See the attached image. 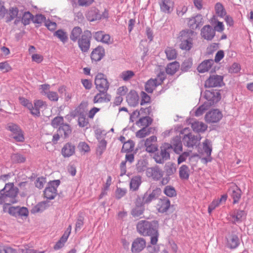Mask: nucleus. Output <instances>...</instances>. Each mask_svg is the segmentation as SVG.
<instances>
[{
	"label": "nucleus",
	"instance_id": "obj_12",
	"mask_svg": "<svg viewBox=\"0 0 253 253\" xmlns=\"http://www.w3.org/2000/svg\"><path fill=\"white\" fill-rule=\"evenodd\" d=\"M223 115L218 109H213L208 112L205 116L206 122L215 123L218 122L222 118Z\"/></svg>",
	"mask_w": 253,
	"mask_h": 253
},
{
	"label": "nucleus",
	"instance_id": "obj_36",
	"mask_svg": "<svg viewBox=\"0 0 253 253\" xmlns=\"http://www.w3.org/2000/svg\"><path fill=\"white\" fill-rule=\"evenodd\" d=\"M19 10L16 7H10L9 10L6 12V15L5 17V22L9 23L16 18L18 14Z\"/></svg>",
	"mask_w": 253,
	"mask_h": 253
},
{
	"label": "nucleus",
	"instance_id": "obj_62",
	"mask_svg": "<svg viewBox=\"0 0 253 253\" xmlns=\"http://www.w3.org/2000/svg\"><path fill=\"white\" fill-rule=\"evenodd\" d=\"M165 170L167 176L172 175L176 171V168L172 164L167 165L165 167Z\"/></svg>",
	"mask_w": 253,
	"mask_h": 253
},
{
	"label": "nucleus",
	"instance_id": "obj_5",
	"mask_svg": "<svg viewBox=\"0 0 253 253\" xmlns=\"http://www.w3.org/2000/svg\"><path fill=\"white\" fill-rule=\"evenodd\" d=\"M220 90L211 89V90H206L204 93L203 95L206 100L204 102L207 103L210 107L214 105L221 99ZM201 95L203 94V91L201 92Z\"/></svg>",
	"mask_w": 253,
	"mask_h": 253
},
{
	"label": "nucleus",
	"instance_id": "obj_51",
	"mask_svg": "<svg viewBox=\"0 0 253 253\" xmlns=\"http://www.w3.org/2000/svg\"><path fill=\"white\" fill-rule=\"evenodd\" d=\"M151 128L143 127L141 129L137 131L136 133V136L138 138H142L150 134Z\"/></svg>",
	"mask_w": 253,
	"mask_h": 253
},
{
	"label": "nucleus",
	"instance_id": "obj_16",
	"mask_svg": "<svg viewBox=\"0 0 253 253\" xmlns=\"http://www.w3.org/2000/svg\"><path fill=\"white\" fill-rule=\"evenodd\" d=\"M229 195L233 199V204L238 203L241 198L242 192L236 184H231L228 191Z\"/></svg>",
	"mask_w": 253,
	"mask_h": 253
},
{
	"label": "nucleus",
	"instance_id": "obj_39",
	"mask_svg": "<svg viewBox=\"0 0 253 253\" xmlns=\"http://www.w3.org/2000/svg\"><path fill=\"white\" fill-rule=\"evenodd\" d=\"M53 36L57 38L63 43L68 40V36L66 32L62 29H59L53 33Z\"/></svg>",
	"mask_w": 253,
	"mask_h": 253
},
{
	"label": "nucleus",
	"instance_id": "obj_34",
	"mask_svg": "<svg viewBox=\"0 0 253 253\" xmlns=\"http://www.w3.org/2000/svg\"><path fill=\"white\" fill-rule=\"evenodd\" d=\"M142 182L141 177L139 175L133 176L130 179L129 183L130 190L132 191H136L140 186Z\"/></svg>",
	"mask_w": 253,
	"mask_h": 253
},
{
	"label": "nucleus",
	"instance_id": "obj_56",
	"mask_svg": "<svg viewBox=\"0 0 253 253\" xmlns=\"http://www.w3.org/2000/svg\"><path fill=\"white\" fill-rule=\"evenodd\" d=\"M19 100L22 105L27 108L31 113V110L33 109V104L29 100L23 97H19Z\"/></svg>",
	"mask_w": 253,
	"mask_h": 253
},
{
	"label": "nucleus",
	"instance_id": "obj_47",
	"mask_svg": "<svg viewBox=\"0 0 253 253\" xmlns=\"http://www.w3.org/2000/svg\"><path fill=\"white\" fill-rule=\"evenodd\" d=\"M165 52L166 53L167 58L169 60L175 59L177 57V51L172 47H167L165 50Z\"/></svg>",
	"mask_w": 253,
	"mask_h": 253
},
{
	"label": "nucleus",
	"instance_id": "obj_23",
	"mask_svg": "<svg viewBox=\"0 0 253 253\" xmlns=\"http://www.w3.org/2000/svg\"><path fill=\"white\" fill-rule=\"evenodd\" d=\"M85 16L87 19L90 22L101 19V16L99 10L94 7H91L88 9L86 12Z\"/></svg>",
	"mask_w": 253,
	"mask_h": 253
},
{
	"label": "nucleus",
	"instance_id": "obj_46",
	"mask_svg": "<svg viewBox=\"0 0 253 253\" xmlns=\"http://www.w3.org/2000/svg\"><path fill=\"white\" fill-rule=\"evenodd\" d=\"M216 15L221 18H223L226 14V11L223 4L220 2H217L214 6Z\"/></svg>",
	"mask_w": 253,
	"mask_h": 253
},
{
	"label": "nucleus",
	"instance_id": "obj_3",
	"mask_svg": "<svg viewBox=\"0 0 253 253\" xmlns=\"http://www.w3.org/2000/svg\"><path fill=\"white\" fill-rule=\"evenodd\" d=\"M189 131L188 128H185L181 131V134H184L182 137V142L184 146L189 148H194V147H197L202 138L200 134L195 135L192 132H186Z\"/></svg>",
	"mask_w": 253,
	"mask_h": 253
},
{
	"label": "nucleus",
	"instance_id": "obj_20",
	"mask_svg": "<svg viewBox=\"0 0 253 253\" xmlns=\"http://www.w3.org/2000/svg\"><path fill=\"white\" fill-rule=\"evenodd\" d=\"M157 139V137L154 135L146 139L144 145L147 152L148 153H154L158 150V146L155 143Z\"/></svg>",
	"mask_w": 253,
	"mask_h": 253
},
{
	"label": "nucleus",
	"instance_id": "obj_37",
	"mask_svg": "<svg viewBox=\"0 0 253 253\" xmlns=\"http://www.w3.org/2000/svg\"><path fill=\"white\" fill-rule=\"evenodd\" d=\"M194 131L199 133L205 131L207 129V126L203 122L195 121L191 124Z\"/></svg>",
	"mask_w": 253,
	"mask_h": 253
},
{
	"label": "nucleus",
	"instance_id": "obj_2",
	"mask_svg": "<svg viewBox=\"0 0 253 253\" xmlns=\"http://www.w3.org/2000/svg\"><path fill=\"white\" fill-rule=\"evenodd\" d=\"M18 191V188L14 186L13 183H6L4 188L0 190V205L8 201L12 203H16L15 198Z\"/></svg>",
	"mask_w": 253,
	"mask_h": 253
},
{
	"label": "nucleus",
	"instance_id": "obj_45",
	"mask_svg": "<svg viewBox=\"0 0 253 253\" xmlns=\"http://www.w3.org/2000/svg\"><path fill=\"white\" fill-rule=\"evenodd\" d=\"M49 206L48 202L44 201L40 202L32 209L33 213L41 212L44 211Z\"/></svg>",
	"mask_w": 253,
	"mask_h": 253
},
{
	"label": "nucleus",
	"instance_id": "obj_18",
	"mask_svg": "<svg viewBox=\"0 0 253 253\" xmlns=\"http://www.w3.org/2000/svg\"><path fill=\"white\" fill-rule=\"evenodd\" d=\"M146 174L148 177H151L153 179L158 180L163 175V171L158 166L149 168L147 169Z\"/></svg>",
	"mask_w": 253,
	"mask_h": 253
},
{
	"label": "nucleus",
	"instance_id": "obj_60",
	"mask_svg": "<svg viewBox=\"0 0 253 253\" xmlns=\"http://www.w3.org/2000/svg\"><path fill=\"white\" fill-rule=\"evenodd\" d=\"M107 142L105 140H101L98 145L97 148V153L99 155H101L103 152L106 148Z\"/></svg>",
	"mask_w": 253,
	"mask_h": 253
},
{
	"label": "nucleus",
	"instance_id": "obj_27",
	"mask_svg": "<svg viewBox=\"0 0 253 253\" xmlns=\"http://www.w3.org/2000/svg\"><path fill=\"white\" fill-rule=\"evenodd\" d=\"M170 205L169 200L168 198L165 197L159 201L157 205V209L159 212L164 213L168 210Z\"/></svg>",
	"mask_w": 253,
	"mask_h": 253
},
{
	"label": "nucleus",
	"instance_id": "obj_30",
	"mask_svg": "<svg viewBox=\"0 0 253 253\" xmlns=\"http://www.w3.org/2000/svg\"><path fill=\"white\" fill-rule=\"evenodd\" d=\"M159 4L162 11L170 13L172 10L173 2L171 0H160Z\"/></svg>",
	"mask_w": 253,
	"mask_h": 253
},
{
	"label": "nucleus",
	"instance_id": "obj_11",
	"mask_svg": "<svg viewBox=\"0 0 253 253\" xmlns=\"http://www.w3.org/2000/svg\"><path fill=\"white\" fill-rule=\"evenodd\" d=\"M94 82L97 90L108 91L110 84L103 74H98L95 77Z\"/></svg>",
	"mask_w": 253,
	"mask_h": 253
},
{
	"label": "nucleus",
	"instance_id": "obj_48",
	"mask_svg": "<svg viewBox=\"0 0 253 253\" xmlns=\"http://www.w3.org/2000/svg\"><path fill=\"white\" fill-rule=\"evenodd\" d=\"M78 112V125L80 127H83L87 126L88 124V122L87 120L85 118V115L84 114L83 112ZM77 114L76 113V114L74 116H77Z\"/></svg>",
	"mask_w": 253,
	"mask_h": 253
},
{
	"label": "nucleus",
	"instance_id": "obj_29",
	"mask_svg": "<svg viewBox=\"0 0 253 253\" xmlns=\"http://www.w3.org/2000/svg\"><path fill=\"white\" fill-rule=\"evenodd\" d=\"M104 55V49L102 46H98L92 51L90 57L92 60L99 61L101 60Z\"/></svg>",
	"mask_w": 253,
	"mask_h": 253
},
{
	"label": "nucleus",
	"instance_id": "obj_24",
	"mask_svg": "<svg viewBox=\"0 0 253 253\" xmlns=\"http://www.w3.org/2000/svg\"><path fill=\"white\" fill-rule=\"evenodd\" d=\"M47 104L45 101L42 100H36L34 101V106L33 105V109L31 110V114L35 116L39 117L40 116V109L42 108H45Z\"/></svg>",
	"mask_w": 253,
	"mask_h": 253
},
{
	"label": "nucleus",
	"instance_id": "obj_64",
	"mask_svg": "<svg viewBox=\"0 0 253 253\" xmlns=\"http://www.w3.org/2000/svg\"><path fill=\"white\" fill-rule=\"evenodd\" d=\"M21 253H44L45 251H39L32 248H30L28 245H25L24 248L21 249Z\"/></svg>",
	"mask_w": 253,
	"mask_h": 253
},
{
	"label": "nucleus",
	"instance_id": "obj_17",
	"mask_svg": "<svg viewBox=\"0 0 253 253\" xmlns=\"http://www.w3.org/2000/svg\"><path fill=\"white\" fill-rule=\"evenodd\" d=\"M215 35V32L210 25L204 26L201 30V36L205 40L211 41Z\"/></svg>",
	"mask_w": 253,
	"mask_h": 253
},
{
	"label": "nucleus",
	"instance_id": "obj_58",
	"mask_svg": "<svg viewBox=\"0 0 253 253\" xmlns=\"http://www.w3.org/2000/svg\"><path fill=\"white\" fill-rule=\"evenodd\" d=\"M0 253H17L16 250L7 245H0Z\"/></svg>",
	"mask_w": 253,
	"mask_h": 253
},
{
	"label": "nucleus",
	"instance_id": "obj_4",
	"mask_svg": "<svg viewBox=\"0 0 253 253\" xmlns=\"http://www.w3.org/2000/svg\"><path fill=\"white\" fill-rule=\"evenodd\" d=\"M193 31L183 30L180 32L179 36V48L185 51H189L193 46V39L192 35Z\"/></svg>",
	"mask_w": 253,
	"mask_h": 253
},
{
	"label": "nucleus",
	"instance_id": "obj_26",
	"mask_svg": "<svg viewBox=\"0 0 253 253\" xmlns=\"http://www.w3.org/2000/svg\"><path fill=\"white\" fill-rule=\"evenodd\" d=\"M139 96L134 90H131L126 96V101L130 106L135 107L138 104Z\"/></svg>",
	"mask_w": 253,
	"mask_h": 253
},
{
	"label": "nucleus",
	"instance_id": "obj_31",
	"mask_svg": "<svg viewBox=\"0 0 253 253\" xmlns=\"http://www.w3.org/2000/svg\"><path fill=\"white\" fill-rule=\"evenodd\" d=\"M170 145L172 146L171 149H173L175 153L180 154L182 153L183 147L180 137L176 136L174 137Z\"/></svg>",
	"mask_w": 253,
	"mask_h": 253
},
{
	"label": "nucleus",
	"instance_id": "obj_43",
	"mask_svg": "<svg viewBox=\"0 0 253 253\" xmlns=\"http://www.w3.org/2000/svg\"><path fill=\"white\" fill-rule=\"evenodd\" d=\"M82 32V30L80 27L78 26L75 27L72 30L70 36L71 40L74 42L78 41Z\"/></svg>",
	"mask_w": 253,
	"mask_h": 253
},
{
	"label": "nucleus",
	"instance_id": "obj_13",
	"mask_svg": "<svg viewBox=\"0 0 253 253\" xmlns=\"http://www.w3.org/2000/svg\"><path fill=\"white\" fill-rule=\"evenodd\" d=\"M223 84V77L219 75L211 76L205 82L206 87H220Z\"/></svg>",
	"mask_w": 253,
	"mask_h": 253
},
{
	"label": "nucleus",
	"instance_id": "obj_53",
	"mask_svg": "<svg viewBox=\"0 0 253 253\" xmlns=\"http://www.w3.org/2000/svg\"><path fill=\"white\" fill-rule=\"evenodd\" d=\"M164 192L169 197H173L176 196V190L172 186L168 185L166 186Z\"/></svg>",
	"mask_w": 253,
	"mask_h": 253
},
{
	"label": "nucleus",
	"instance_id": "obj_21",
	"mask_svg": "<svg viewBox=\"0 0 253 253\" xmlns=\"http://www.w3.org/2000/svg\"><path fill=\"white\" fill-rule=\"evenodd\" d=\"M226 246L228 248L233 250L235 249L240 245V240L238 236L235 234L229 235L226 238Z\"/></svg>",
	"mask_w": 253,
	"mask_h": 253
},
{
	"label": "nucleus",
	"instance_id": "obj_10",
	"mask_svg": "<svg viewBox=\"0 0 253 253\" xmlns=\"http://www.w3.org/2000/svg\"><path fill=\"white\" fill-rule=\"evenodd\" d=\"M6 129L12 132V138L16 141L22 142L24 141L23 132L17 125L12 123H9L7 125Z\"/></svg>",
	"mask_w": 253,
	"mask_h": 253
},
{
	"label": "nucleus",
	"instance_id": "obj_54",
	"mask_svg": "<svg viewBox=\"0 0 253 253\" xmlns=\"http://www.w3.org/2000/svg\"><path fill=\"white\" fill-rule=\"evenodd\" d=\"M34 16L29 12H24L22 18V22L24 25H28L30 23L31 20H33Z\"/></svg>",
	"mask_w": 253,
	"mask_h": 253
},
{
	"label": "nucleus",
	"instance_id": "obj_42",
	"mask_svg": "<svg viewBox=\"0 0 253 253\" xmlns=\"http://www.w3.org/2000/svg\"><path fill=\"white\" fill-rule=\"evenodd\" d=\"M190 170L188 167L185 165H182L179 169L180 178L182 180H187L189 177Z\"/></svg>",
	"mask_w": 253,
	"mask_h": 253
},
{
	"label": "nucleus",
	"instance_id": "obj_19",
	"mask_svg": "<svg viewBox=\"0 0 253 253\" xmlns=\"http://www.w3.org/2000/svg\"><path fill=\"white\" fill-rule=\"evenodd\" d=\"M141 202V197H138L136 199L135 207L131 211V214L134 217H141V216L144 212L145 210L144 206Z\"/></svg>",
	"mask_w": 253,
	"mask_h": 253
},
{
	"label": "nucleus",
	"instance_id": "obj_52",
	"mask_svg": "<svg viewBox=\"0 0 253 253\" xmlns=\"http://www.w3.org/2000/svg\"><path fill=\"white\" fill-rule=\"evenodd\" d=\"M210 107L205 102L201 106H200L195 111V115L196 117H199L202 115L206 111L208 110Z\"/></svg>",
	"mask_w": 253,
	"mask_h": 253
},
{
	"label": "nucleus",
	"instance_id": "obj_8",
	"mask_svg": "<svg viewBox=\"0 0 253 253\" xmlns=\"http://www.w3.org/2000/svg\"><path fill=\"white\" fill-rule=\"evenodd\" d=\"M92 34L88 30L84 31L81 37L78 41V45L83 52H86L88 51L90 46V40Z\"/></svg>",
	"mask_w": 253,
	"mask_h": 253
},
{
	"label": "nucleus",
	"instance_id": "obj_25",
	"mask_svg": "<svg viewBox=\"0 0 253 253\" xmlns=\"http://www.w3.org/2000/svg\"><path fill=\"white\" fill-rule=\"evenodd\" d=\"M231 216L233 219L232 223L236 224L242 222L243 219L246 216V213L243 210H236L231 214Z\"/></svg>",
	"mask_w": 253,
	"mask_h": 253
},
{
	"label": "nucleus",
	"instance_id": "obj_9",
	"mask_svg": "<svg viewBox=\"0 0 253 253\" xmlns=\"http://www.w3.org/2000/svg\"><path fill=\"white\" fill-rule=\"evenodd\" d=\"M60 183V181L58 179L49 181L44 190L45 198L48 200L54 199L57 194V189Z\"/></svg>",
	"mask_w": 253,
	"mask_h": 253
},
{
	"label": "nucleus",
	"instance_id": "obj_35",
	"mask_svg": "<svg viewBox=\"0 0 253 253\" xmlns=\"http://www.w3.org/2000/svg\"><path fill=\"white\" fill-rule=\"evenodd\" d=\"M57 131L61 136L66 138L68 137L71 133L72 128L69 125L64 123L58 128Z\"/></svg>",
	"mask_w": 253,
	"mask_h": 253
},
{
	"label": "nucleus",
	"instance_id": "obj_63",
	"mask_svg": "<svg viewBox=\"0 0 253 253\" xmlns=\"http://www.w3.org/2000/svg\"><path fill=\"white\" fill-rule=\"evenodd\" d=\"M78 147L80 151L81 152L86 153L90 151V147L89 145L85 142H80Z\"/></svg>",
	"mask_w": 253,
	"mask_h": 253
},
{
	"label": "nucleus",
	"instance_id": "obj_7",
	"mask_svg": "<svg viewBox=\"0 0 253 253\" xmlns=\"http://www.w3.org/2000/svg\"><path fill=\"white\" fill-rule=\"evenodd\" d=\"M166 74L164 72H160L155 79H150L145 84V89L148 93H152L155 88L161 84L166 79Z\"/></svg>",
	"mask_w": 253,
	"mask_h": 253
},
{
	"label": "nucleus",
	"instance_id": "obj_44",
	"mask_svg": "<svg viewBox=\"0 0 253 253\" xmlns=\"http://www.w3.org/2000/svg\"><path fill=\"white\" fill-rule=\"evenodd\" d=\"M148 166L147 160L144 159H140L138 161L136 165V169L138 172H143L145 170L147 171Z\"/></svg>",
	"mask_w": 253,
	"mask_h": 253
},
{
	"label": "nucleus",
	"instance_id": "obj_28",
	"mask_svg": "<svg viewBox=\"0 0 253 253\" xmlns=\"http://www.w3.org/2000/svg\"><path fill=\"white\" fill-rule=\"evenodd\" d=\"M75 146L71 143H66L61 150V153L65 158L69 157L75 154Z\"/></svg>",
	"mask_w": 253,
	"mask_h": 253
},
{
	"label": "nucleus",
	"instance_id": "obj_57",
	"mask_svg": "<svg viewBox=\"0 0 253 253\" xmlns=\"http://www.w3.org/2000/svg\"><path fill=\"white\" fill-rule=\"evenodd\" d=\"M153 120L150 117H144L139 120L138 123L141 126L147 127L148 126L150 125L152 123Z\"/></svg>",
	"mask_w": 253,
	"mask_h": 253
},
{
	"label": "nucleus",
	"instance_id": "obj_15",
	"mask_svg": "<svg viewBox=\"0 0 253 253\" xmlns=\"http://www.w3.org/2000/svg\"><path fill=\"white\" fill-rule=\"evenodd\" d=\"M93 98L94 103H108L111 100V95L108 93L106 90H98Z\"/></svg>",
	"mask_w": 253,
	"mask_h": 253
},
{
	"label": "nucleus",
	"instance_id": "obj_33",
	"mask_svg": "<svg viewBox=\"0 0 253 253\" xmlns=\"http://www.w3.org/2000/svg\"><path fill=\"white\" fill-rule=\"evenodd\" d=\"M213 64V61L212 59L204 60L202 62L197 68L199 72L203 73L208 71Z\"/></svg>",
	"mask_w": 253,
	"mask_h": 253
},
{
	"label": "nucleus",
	"instance_id": "obj_49",
	"mask_svg": "<svg viewBox=\"0 0 253 253\" xmlns=\"http://www.w3.org/2000/svg\"><path fill=\"white\" fill-rule=\"evenodd\" d=\"M64 118L61 116H57L52 120L51 125L54 128H59L61 126L63 125L64 123Z\"/></svg>",
	"mask_w": 253,
	"mask_h": 253
},
{
	"label": "nucleus",
	"instance_id": "obj_32",
	"mask_svg": "<svg viewBox=\"0 0 253 253\" xmlns=\"http://www.w3.org/2000/svg\"><path fill=\"white\" fill-rule=\"evenodd\" d=\"M203 148L204 152L207 156V158H205L203 159L205 160L207 163L211 162V155L212 151V148L209 140L207 139L204 141L203 143Z\"/></svg>",
	"mask_w": 253,
	"mask_h": 253
},
{
	"label": "nucleus",
	"instance_id": "obj_55",
	"mask_svg": "<svg viewBox=\"0 0 253 253\" xmlns=\"http://www.w3.org/2000/svg\"><path fill=\"white\" fill-rule=\"evenodd\" d=\"M192 61L191 59H188L182 63L181 67V70L182 71L186 72H188L191 68L192 66Z\"/></svg>",
	"mask_w": 253,
	"mask_h": 253
},
{
	"label": "nucleus",
	"instance_id": "obj_38",
	"mask_svg": "<svg viewBox=\"0 0 253 253\" xmlns=\"http://www.w3.org/2000/svg\"><path fill=\"white\" fill-rule=\"evenodd\" d=\"M157 191L156 190H153V191L148 194L146 193L144 194L141 199V203L144 205L145 204H149L153 200H155L157 198L156 196Z\"/></svg>",
	"mask_w": 253,
	"mask_h": 253
},
{
	"label": "nucleus",
	"instance_id": "obj_59",
	"mask_svg": "<svg viewBox=\"0 0 253 253\" xmlns=\"http://www.w3.org/2000/svg\"><path fill=\"white\" fill-rule=\"evenodd\" d=\"M46 20V19L44 15L42 14H38L34 17L33 22L34 23L41 25L43 22L45 23Z\"/></svg>",
	"mask_w": 253,
	"mask_h": 253
},
{
	"label": "nucleus",
	"instance_id": "obj_41",
	"mask_svg": "<svg viewBox=\"0 0 253 253\" xmlns=\"http://www.w3.org/2000/svg\"><path fill=\"white\" fill-rule=\"evenodd\" d=\"M179 68V64L177 61H174L168 64L166 69L167 74L172 75L174 74Z\"/></svg>",
	"mask_w": 253,
	"mask_h": 253
},
{
	"label": "nucleus",
	"instance_id": "obj_14",
	"mask_svg": "<svg viewBox=\"0 0 253 253\" xmlns=\"http://www.w3.org/2000/svg\"><path fill=\"white\" fill-rule=\"evenodd\" d=\"M204 24V19L201 14H197L189 18L188 22V25L190 28V31H193L199 29Z\"/></svg>",
	"mask_w": 253,
	"mask_h": 253
},
{
	"label": "nucleus",
	"instance_id": "obj_50",
	"mask_svg": "<svg viewBox=\"0 0 253 253\" xmlns=\"http://www.w3.org/2000/svg\"><path fill=\"white\" fill-rule=\"evenodd\" d=\"M12 161L14 163H23L26 161V157L20 154H13L11 156Z\"/></svg>",
	"mask_w": 253,
	"mask_h": 253
},
{
	"label": "nucleus",
	"instance_id": "obj_1",
	"mask_svg": "<svg viewBox=\"0 0 253 253\" xmlns=\"http://www.w3.org/2000/svg\"><path fill=\"white\" fill-rule=\"evenodd\" d=\"M159 223L157 220L139 221L136 225L137 232L143 236H150V244L155 245L157 244L159 237Z\"/></svg>",
	"mask_w": 253,
	"mask_h": 253
},
{
	"label": "nucleus",
	"instance_id": "obj_22",
	"mask_svg": "<svg viewBox=\"0 0 253 253\" xmlns=\"http://www.w3.org/2000/svg\"><path fill=\"white\" fill-rule=\"evenodd\" d=\"M145 246V239L142 238H137L132 244L131 251L133 253H138L143 250Z\"/></svg>",
	"mask_w": 253,
	"mask_h": 253
},
{
	"label": "nucleus",
	"instance_id": "obj_40",
	"mask_svg": "<svg viewBox=\"0 0 253 253\" xmlns=\"http://www.w3.org/2000/svg\"><path fill=\"white\" fill-rule=\"evenodd\" d=\"M135 75L134 72L131 70H126L122 72L119 78L125 82H129Z\"/></svg>",
	"mask_w": 253,
	"mask_h": 253
},
{
	"label": "nucleus",
	"instance_id": "obj_6",
	"mask_svg": "<svg viewBox=\"0 0 253 253\" xmlns=\"http://www.w3.org/2000/svg\"><path fill=\"white\" fill-rule=\"evenodd\" d=\"M172 146L169 143H165L160 147V151L156 152L154 156L155 162L158 164H163L170 158V151Z\"/></svg>",
	"mask_w": 253,
	"mask_h": 253
},
{
	"label": "nucleus",
	"instance_id": "obj_61",
	"mask_svg": "<svg viewBox=\"0 0 253 253\" xmlns=\"http://www.w3.org/2000/svg\"><path fill=\"white\" fill-rule=\"evenodd\" d=\"M241 69V65L236 62L233 63L229 67L228 71L230 73H238Z\"/></svg>",
	"mask_w": 253,
	"mask_h": 253
}]
</instances>
